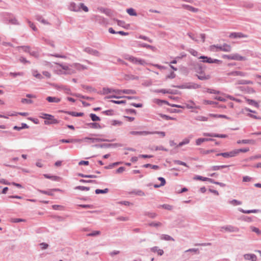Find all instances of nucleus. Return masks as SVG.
<instances>
[{
	"instance_id": "bb28decb",
	"label": "nucleus",
	"mask_w": 261,
	"mask_h": 261,
	"mask_svg": "<svg viewBox=\"0 0 261 261\" xmlns=\"http://www.w3.org/2000/svg\"><path fill=\"white\" fill-rule=\"evenodd\" d=\"M184 7L186 9L191 12L195 13L198 11V9L195 8L192 6H190V5H184Z\"/></svg>"
},
{
	"instance_id": "a18cd8bd",
	"label": "nucleus",
	"mask_w": 261,
	"mask_h": 261,
	"mask_svg": "<svg viewBox=\"0 0 261 261\" xmlns=\"http://www.w3.org/2000/svg\"><path fill=\"white\" fill-rule=\"evenodd\" d=\"M75 189L76 190H80L81 191H88L90 190V188L89 187H84V186H77L75 187Z\"/></svg>"
},
{
	"instance_id": "ddd939ff",
	"label": "nucleus",
	"mask_w": 261,
	"mask_h": 261,
	"mask_svg": "<svg viewBox=\"0 0 261 261\" xmlns=\"http://www.w3.org/2000/svg\"><path fill=\"white\" fill-rule=\"evenodd\" d=\"M197 76H198V79L200 80H207L211 77L210 74H206L205 73L203 72H198Z\"/></svg>"
},
{
	"instance_id": "5701e85b",
	"label": "nucleus",
	"mask_w": 261,
	"mask_h": 261,
	"mask_svg": "<svg viewBox=\"0 0 261 261\" xmlns=\"http://www.w3.org/2000/svg\"><path fill=\"white\" fill-rule=\"evenodd\" d=\"M238 144L244 143V144H254L255 142L253 140L245 139L242 140H238L237 141Z\"/></svg>"
},
{
	"instance_id": "c9c22d12",
	"label": "nucleus",
	"mask_w": 261,
	"mask_h": 261,
	"mask_svg": "<svg viewBox=\"0 0 261 261\" xmlns=\"http://www.w3.org/2000/svg\"><path fill=\"white\" fill-rule=\"evenodd\" d=\"M244 91L246 93L248 94H253L255 93V90L253 88L249 87H247L244 88Z\"/></svg>"
},
{
	"instance_id": "20e7f679",
	"label": "nucleus",
	"mask_w": 261,
	"mask_h": 261,
	"mask_svg": "<svg viewBox=\"0 0 261 261\" xmlns=\"http://www.w3.org/2000/svg\"><path fill=\"white\" fill-rule=\"evenodd\" d=\"M221 232H238L239 229L237 227L232 225H225L220 227Z\"/></svg>"
},
{
	"instance_id": "5fc2aeb1",
	"label": "nucleus",
	"mask_w": 261,
	"mask_h": 261,
	"mask_svg": "<svg viewBox=\"0 0 261 261\" xmlns=\"http://www.w3.org/2000/svg\"><path fill=\"white\" fill-rule=\"evenodd\" d=\"M155 92H156V93H162L163 94H166V93H170L169 90H167L165 89L156 90L155 91Z\"/></svg>"
},
{
	"instance_id": "774afa93",
	"label": "nucleus",
	"mask_w": 261,
	"mask_h": 261,
	"mask_svg": "<svg viewBox=\"0 0 261 261\" xmlns=\"http://www.w3.org/2000/svg\"><path fill=\"white\" fill-rule=\"evenodd\" d=\"M21 102L22 103H31L32 102V101L31 100H30V99H27L23 98V99H22Z\"/></svg>"
},
{
	"instance_id": "473e14b6",
	"label": "nucleus",
	"mask_w": 261,
	"mask_h": 261,
	"mask_svg": "<svg viewBox=\"0 0 261 261\" xmlns=\"http://www.w3.org/2000/svg\"><path fill=\"white\" fill-rule=\"evenodd\" d=\"M160 239L166 241H173L174 239L171 238L170 236L167 234H162L160 236Z\"/></svg>"
},
{
	"instance_id": "864d4df0",
	"label": "nucleus",
	"mask_w": 261,
	"mask_h": 261,
	"mask_svg": "<svg viewBox=\"0 0 261 261\" xmlns=\"http://www.w3.org/2000/svg\"><path fill=\"white\" fill-rule=\"evenodd\" d=\"M245 112H249L250 113H253L254 114L256 113V111H252L251 109H250L249 108H244L242 110V112H242V113H243V114H245Z\"/></svg>"
},
{
	"instance_id": "3c124183",
	"label": "nucleus",
	"mask_w": 261,
	"mask_h": 261,
	"mask_svg": "<svg viewBox=\"0 0 261 261\" xmlns=\"http://www.w3.org/2000/svg\"><path fill=\"white\" fill-rule=\"evenodd\" d=\"M240 211H241L245 214H250L251 213H257L258 212V210H251V211H244L243 210H240Z\"/></svg>"
},
{
	"instance_id": "79ce46f5",
	"label": "nucleus",
	"mask_w": 261,
	"mask_h": 261,
	"mask_svg": "<svg viewBox=\"0 0 261 261\" xmlns=\"http://www.w3.org/2000/svg\"><path fill=\"white\" fill-rule=\"evenodd\" d=\"M90 116V118H91L92 121L93 122L100 121L99 117L98 116H97V115H96L95 114H91Z\"/></svg>"
},
{
	"instance_id": "9b49d317",
	"label": "nucleus",
	"mask_w": 261,
	"mask_h": 261,
	"mask_svg": "<svg viewBox=\"0 0 261 261\" xmlns=\"http://www.w3.org/2000/svg\"><path fill=\"white\" fill-rule=\"evenodd\" d=\"M247 36L242 33H231L229 35L230 38H247Z\"/></svg>"
},
{
	"instance_id": "0eeeda50",
	"label": "nucleus",
	"mask_w": 261,
	"mask_h": 261,
	"mask_svg": "<svg viewBox=\"0 0 261 261\" xmlns=\"http://www.w3.org/2000/svg\"><path fill=\"white\" fill-rule=\"evenodd\" d=\"M98 141V139L96 138L85 137L82 140H77V143L85 142L87 143H95Z\"/></svg>"
},
{
	"instance_id": "c756f323",
	"label": "nucleus",
	"mask_w": 261,
	"mask_h": 261,
	"mask_svg": "<svg viewBox=\"0 0 261 261\" xmlns=\"http://www.w3.org/2000/svg\"><path fill=\"white\" fill-rule=\"evenodd\" d=\"M253 82L251 81H247V80H239L237 82V84L238 85H249L252 84Z\"/></svg>"
},
{
	"instance_id": "2eb2a0df",
	"label": "nucleus",
	"mask_w": 261,
	"mask_h": 261,
	"mask_svg": "<svg viewBox=\"0 0 261 261\" xmlns=\"http://www.w3.org/2000/svg\"><path fill=\"white\" fill-rule=\"evenodd\" d=\"M160 118H161L164 120H176V119L173 117H171L168 115H165L162 114H159L158 115V116L156 117V119L158 120H160Z\"/></svg>"
},
{
	"instance_id": "b1692460",
	"label": "nucleus",
	"mask_w": 261,
	"mask_h": 261,
	"mask_svg": "<svg viewBox=\"0 0 261 261\" xmlns=\"http://www.w3.org/2000/svg\"><path fill=\"white\" fill-rule=\"evenodd\" d=\"M211 140V139L200 138L198 139H196L195 142H196V144L197 145H200L203 142L209 141Z\"/></svg>"
},
{
	"instance_id": "f704fd0d",
	"label": "nucleus",
	"mask_w": 261,
	"mask_h": 261,
	"mask_svg": "<svg viewBox=\"0 0 261 261\" xmlns=\"http://www.w3.org/2000/svg\"><path fill=\"white\" fill-rule=\"evenodd\" d=\"M143 167L144 168H148V167H150L151 168V169H153L154 170H157L159 169V166L158 165H151L150 164H144L143 165Z\"/></svg>"
},
{
	"instance_id": "6e6d98bb",
	"label": "nucleus",
	"mask_w": 261,
	"mask_h": 261,
	"mask_svg": "<svg viewBox=\"0 0 261 261\" xmlns=\"http://www.w3.org/2000/svg\"><path fill=\"white\" fill-rule=\"evenodd\" d=\"M189 143V139L188 138L185 139L183 141L179 143L178 146H181L184 144H187Z\"/></svg>"
},
{
	"instance_id": "7c9ffc66",
	"label": "nucleus",
	"mask_w": 261,
	"mask_h": 261,
	"mask_svg": "<svg viewBox=\"0 0 261 261\" xmlns=\"http://www.w3.org/2000/svg\"><path fill=\"white\" fill-rule=\"evenodd\" d=\"M208 119V117L199 115L196 117V120L199 121H207Z\"/></svg>"
},
{
	"instance_id": "e2e57ef3",
	"label": "nucleus",
	"mask_w": 261,
	"mask_h": 261,
	"mask_svg": "<svg viewBox=\"0 0 261 261\" xmlns=\"http://www.w3.org/2000/svg\"><path fill=\"white\" fill-rule=\"evenodd\" d=\"M100 234V231H93L92 232L90 233H89L88 234V236H97V235H99Z\"/></svg>"
},
{
	"instance_id": "37998d69",
	"label": "nucleus",
	"mask_w": 261,
	"mask_h": 261,
	"mask_svg": "<svg viewBox=\"0 0 261 261\" xmlns=\"http://www.w3.org/2000/svg\"><path fill=\"white\" fill-rule=\"evenodd\" d=\"M60 142L62 143H75V142H77V140L62 139L60 140Z\"/></svg>"
},
{
	"instance_id": "49530a36",
	"label": "nucleus",
	"mask_w": 261,
	"mask_h": 261,
	"mask_svg": "<svg viewBox=\"0 0 261 261\" xmlns=\"http://www.w3.org/2000/svg\"><path fill=\"white\" fill-rule=\"evenodd\" d=\"M78 176L80 177H83V178H96V176L94 175H84L82 173H79Z\"/></svg>"
},
{
	"instance_id": "4c0bfd02",
	"label": "nucleus",
	"mask_w": 261,
	"mask_h": 261,
	"mask_svg": "<svg viewBox=\"0 0 261 261\" xmlns=\"http://www.w3.org/2000/svg\"><path fill=\"white\" fill-rule=\"evenodd\" d=\"M85 51L89 54H91V55H98V53L96 50H93L90 48H86L85 49Z\"/></svg>"
},
{
	"instance_id": "a19ab883",
	"label": "nucleus",
	"mask_w": 261,
	"mask_h": 261,
	"mask_svg": "<svg viewBox=\"0 0 261 261\" xmlns=\"http://www.w3.org/2000/svg\"><path fill=\"white\" fill-rule=\"evenodd\" d=\"M127 13L130 16H136L137 13L133 8H129L126 10Z\"/></svg>"
},
{
	"instance_id": "c85d7f7f",
	"label": "nucleus",
	"mask_w": 261,
	"mask_h": 261,
	"mask_svg": "<svg viewBox=\"0 0 261 261\" xmlns=\"http://www.w3.org/2000/svg\"><path fill=\"white\" fill-rule=\"evenodd\" d=\"M228 166L227 165H221V166H214L211 167V169L213 171H217L221 169H223L224 168L227 167Z\"/></svg>"
},
{
	"instance_id": "f8f14e48",
	"label": "nucleus",
	"mask_w": 261,
	"mask_h": 261,
	"mask_svg": "<svg viewBox=\"0 0 261 261\" xmlns=\"http://www.w3.org/2000/svg\"><path fill=\"white\" fill-rule=\"evenodd\" d=\"M73 67L75 69V72L76 71H81L83 70L87 69V67L84 65H83L80 63H74L73 64Z\"/></svg>"
},
{
	"instance_id": "72a5a7b5",
	"label": "nucleus",
	"mask_w": 261,
	"mask_h": 261,
	"mask_svg": "<svg viewBox=\"0 0 261 261\" xmlns=\"http://www.w3.org/2000/svg\"><path fill=\"white\" fill-rule=\"evenodd\" d=\"M90 127L92 128L99 129L101 128L99 123L96 122H92L89 124Z\"/></svg>"
},
{
	"instance_id": "f3484780",
	"label": "nucleus",
	"mask_w": 261,
	"mask_h": 261,
	"mask_svg": "<svg viewBox=\"0 0 261 261\" xmlns=\"http://www.w3.org/2000/svg\"><path fill=\"white\" fill-rule=\"evenodd\" d=\"M221 47H222V45H211L209 47V50L211 51H213V52L220 51H221V48H222Z\"/></svg>"
},
{
	"instance_id": "052dcab7",
	"label": "nucleus",
	"mask_w": 261,
	"mask_h": 261,
	"mask_svg": "<svg viewBox=\"0 0 261 261\" xmlns=\"http://www.w3.org/2000/svg\"><path fill=\"white\" fill-rule=\"evenodd\" d=\"M252 180V178L250 177V176H244L243 178V182H250Z\"/></svg>"
},
{
	"instance_id": "6ab92c4d",
	"label": "nucleus",
	"mask_w": 261,
	"mask_h": 261,
	"mask_svg": "<svg viewBox=\"0 0 261 261\" xmlns=\"http://www.w3.org/2000/svg\"><path fill=\"white\" fill-rule=\"evenodd\" d=\"M150 250L152 252H156L159 255H162L164 253V251L159 249L157 246L152 247Z\"/></svg>"
},
{
	"instance_id": "393cba45",
	"label": "nucleus",
	"mask_w": 261,
	"mask_h": 261,
	"mask_svg": "<svg viewBox=\"0 0 261 261\" xmlns=\"http://www.w3.org/2000/svg\"><path fill=\"white\" fill-rule=\"evenodd\" d=\"M221 48V51L224 52H230L231 49V47L230 46V45L225 43L222 45Z\"/></svg>"
},
{
	"instance_id": "e433bc0d",
	"label": "nucleus",
	"mask_w": 261,
	"mask_h": 261,
	"mask_svg": "<svg viewBox=\"0 0 261 261\" xmlns=\"http://www.w3.org/2000/svg\"><path fill=\"white\" fill-rule=\"evenodd\" d=\"M122 94H136V92L134 90L127 89L122 90Z\"/></svg>"
},
{
	"instance_id": "338daca9",
	"label": "nucleus",
	"mask_w": 261,
	"mask_h": 261,
	"mask_svg": "<svg viewBox=\"0 0 261 261\" xmlns=\"http://www.w3.org/2000/svg\"><path fill=\"white\" fill-rule=\"evenodd\" d=\"M43 74L47 78H50L51 74L47 71L43 72Z\"/></svg>"
},
{
	"instance_id": "7ed1b4c3",
	"label": "nucleus",
	"mask_w": 261,
	"mask_h": 261,
	"mask_svg": "<svg viewBox=\"0 0 261 261\" xmlns=\"http://www.w3.org/2000/svg\"><path fill=\"white\" fill-rule=\"evenodd\" d=\"M125 59L126 60L129 61L130 62H132L135 64H139L141 65H145L147 64V62L145 61V60H143L140 59H138L132 56L126 55L125 56Z\"/></svg>"
},
{
	"instance_id": "412c9836",
	"label": "nucleus",
	"mask_w": 261,
	"mask_h": 261,
	"mask_svg": "<svg viewBox=\"0 0 261 261\" xmlns=\"http://www.w3.org/2000/svg\"><path fill=\"white\" fill-rule=\"evenodd\" d=\"M245 100L247 102V103H249V105L253 106L256 108H259V105L256 101L248 98H245Z\"/></svg>"
},
{
	"instance_id": "2f4dec72",
	"label": "nucleus",
	"mask_w": 261,
	"mask_h": 261,
	"mask_svg": "<svg viewBox=\"0 0 261 261\" xmlns=\"http://www.w3.org/2000/svg\"><path fill=\"white\" fill-rule=\"evenodd\" d=\"M185 107L187 109L196 108L195 103L193 101H190L188 103H186Z\"/></svg>"
},
{
	"instance_id": "58836bf2",
	"label": "nucleus",
	"mask_w": 261,
	"mask_h": 261,
	"mask_svg": "<svg viewBox=\"0 0 261 261\" xmlns=\"http://www.w3.org/2000/svg\"><path fill=\"white\" fill-rule=\"evenodd\" d=\"M32 75L34 77H36V78H37V79H38L39 80H41V79H42V76L41 75V74L39 73L38 72L37 70L33 71H32Z\"/></svg>"
},
{
	"instance_id": "39448f33",
	"label": "nucleus",
	"mask_w": 261,
	"mask_h": 261,
	"mask_svg": "<svg viewBox=\"0 0 261 261\" xmlns=\"http://www.w3.org/2000/svg\"><path fill=\"white\" fill-rule=\"evenodd\" d=\"M236 153L237 152L235 151V150H232L229 152H222L220 153H217L216 154V156H222L225 158H231L233 156H236Z\"/></svg>"
},
{
	"instance_id": "1a4fd4ad",
	"label": "nucleus",
	"mask_w": 261,
	"mask_h": 261,
	"mask_svg": "<svg viewBox=\"0 0 261 261\" xmlns=\"http://www.w3.org/2000/svg\"><path fill=\"white\" fill-rule=\"evenodd\" d=\"M22 49L24 50V51L25 52H28L29 53H30V55L35 57H38L39 56V53L36 50H31L30 47H22Z\"/></svg>"
},
{
	"instance_id": "dca6fc26",
	"label": "nucleus",
	"mask_w": 261,
	"mask_h": 261,
	"mask_svg": "<svg viewBox=\"0 0 261 261\" xmlns=\"http://www.w3.org/2000/svg\"><path fill=\"white\" fill-rule=\"evenodd\" d=\"M246 60V59L245 57L241 56L240 54H238V53L232 54V60L245 61Z\"/></svg>"
},
{
	"instance_id": "ea45409f",
	"label": "nucleus",
	"mask_w": 261,
	"mask_h": 261,
	"mask_svg": "<svg viewBox=\"0 0 261 261\" xmlns=\"http://www.w3.org/2000/svg\"><path fill=\"white\" fill-rule=\"evenodd\" d=\"M234 150H235V151L237 152L236 155L237 156L239 154L240 152H246L247 151H249V148H245V149H235Z\"/></svg>"
},
{
	"instance_id": "09e8293b",
	"label": "nucleus",
	"mask_w": 261,
	"mask_h": 261,
	"mask_svg": "<svg viewBox=\"0 0 261 261\" xmlns=\"http://www.w3.org/2000/svg\"><path fill=\"white\" fill-rule=\"evenodd\" d=\"M250 228H251V230H252V231L255 232L256 233H257L258 235L260 234L261 231L259 229V228H258L257 227L251 226Z\"/></svg>"
},
{
	"instance_id": "f257e3e1",
	"label": "nucleus",
	"mask_w": 261,
	"mask_h": 261,
	"mask_svg": "<svg viewBox=\"0 0 261 261\" xmlns=\"http://www.w3.org/2000/svg\"><path fill=\"white\" fill-rule=\"evenodd\" d=\"M103 92L105 94H110V95L106 97V98L107 99L111 98H120L122 97L120 96L122 95L121 90L114 89L110 88H104L103 89Z\"/></svg>"
},
{
	"instance_id": "680f3d73",
	"label": "nucleus",
	"mask_w": 261,
	"mask_h": 261,
	"mask_svg": "<svg viewBox=\"0 0 261 261\" xmlns=\"http://www.w3.org/2000/svg\"><path fill=\"white\" fill-rule=\"evenodd\" d=\"M215 102H213V101H209V100H203L202 101V103L204 104V105H212V104H214L215 103Z\"/></svg>"
},
{
	"instance_id": "4d7b16f0",
	"label": "nucleus",
	"mask_w": 261,
	"mask_h": 261,
	"mask_svg": "<svg viewBox=\"0 0 261 261\" xmlns=\"http://www.w3.org/2000/svg\"><path fill=\"white\" fill-rule=\"evenodd\" d=\"M9 75L12 76H13V77H16L17 75H19V76L23 75V73L22 72H18V73L10 72L9 73Z\"/></svg>"
},
{
	"instance_id": "8fccbe9b",
	"label": "nucleus",
	"mask_w": 261,
	"mask_h": 261,
	"mask_svg": "<svg viewBox=\"0 0 261 261\" xmlns=\"http://www.w3.org/2000/svg\"><path fill=\"white\" fill-rule=\"evenodd\" d=\"M108 189H105V190L97 189L95 191V193L97 194H104V193H107L108 192Z\"/></svg>"
},
{
	"instance_id": "de8ad7c7",
	"label": "nucleus",
	"mask_w": 261,
	"mask_h": 261,
	"mask_svg": "<svg viewBox=\"0 0 261 261\" xmlns=\"http://www.w3.org/2000/svg\"><path fill=\"white\" fill-rule=\"evenodd\" d=\"M229 203L233 205H238L241 204V202L240 201H238L236 199H233L229 201Z\"/></svg>"
},
{
	"instance_id": "cd10ccee",
	"label": "nucleus",
	"mask_w": 261,
	"mask_h": 261,
	"mask_svg": "<svg viewBox=\"0 0 261 261\" xmlns=\"http://www.w3.org/2000/svg\"><path fill=\"white\" fill-rule=\"evenodd\" d=\"M246 259H251L252 261H256V256L253 254H246L245 255Z\"/></svg>"
},
{
	"instance_id": "9d476101",
	"label": "nucleus",
	"mask_w": 261,
	"mask_h": 261,
	"mask_svg": "<svg viewBox=\"0 0 261 261\" xmlns=\"http://www.w3.org/2000/svg\"><path fill=\"white\" fill-rule=\"evenodd\" d=\"M58 123L59 121L54 118L53 115H51V116L49 117L47 120L44 121V124L46 125L56 124Z\"/></svg>"
},
{
	"instance_id": "c03bdc74",
	"label": "nucleus",
	"mask_w": 261,
	"mask_h": 261,
	"mask_svg": "<svg viewBox=\"0 0 261 261\" xmlns=\"http://www.w3.org/2000/svg\"><path fill=\"white\" fill-rule=\"evenodd\" d=\"M215 152V150H201L200 152L203 155H206L209 153Z\"/></svg>"
},
{
	"instance_id": "a878e982",
	"label": "nucleus",
	"mask_w": 261,
	"mask_h": 261,
	"mask_svg": "<svg viewBox=\"0 0 261 261\" xmlns=\"http://www.w3.org/2000/svg\"><path fill=\"white\" fill-rule=\"evenodd\" d=\"M158 180L159 181H160V182H161V184H160L159 185H158V184L154 185V187L155 188H158L160 187H162V186H164L165 184H166V181L164 177H158Z\"/></svg>"
},
{
	"instance_id": "603ef678",
	"label": "nucleus",
	"mask_w": 261,
	"mask_h": 261,
	"mask_svg": "<svg viewBox=\"0 0 261 261\" xmlns=\"http://www.w3.org/2000/svg\"><path fill=\"white\" fill-rule=\"evenodd\" d=\"M69 114L71 116H83V113H76L74 112H71L69 113Z\"/></svg>"
},
{
	"instance_id": "6e6552de",
	"label": "nucleus",
	"mask_w": 261,
	"mask_h": 261,
	"mask_svg": "<svg viewBox=\"0 0 261 261\" xmlns=\"http://www.w3.org/2000/svg\"><path fill=\"white\" fill-rule=\"evenodd\" d=\"M199 59L202 60L203 62L213 63H221V61L218 60L217 59H213L211 58L207 57V56H200Z\"/></svg>"
},
{
	"instance_id": "13d9d810",
	"label": "nucleus",
	"mask_w": 261,
	"mask_h": 261,
	"mask_svg": "<svg viewBox=\"0 0 261 261\" xmlns=\"http://www.w3.org/2000/svg\"><path fill=\"white\" fill-rule=\"evenodd\" d=\"M80 7L82 9V10L85 12H87L89 11V9L87 7V6H85L84 4L83 3H81L80 4Z\"/></svg>"
},
{
	"instance_id": "bf43d9fd",
	"label": "nucleus",
	"mask_w": 261,
	"mask_h": 261,
	"mask_svg": "<svg viewBox=\"0 0 261 261\" xmlns=\"http://www.w3.org/2000/svg\"><path fill=\"white\" fill-rule=\"evenodd\" d=\"M117 24L121 27H124V25H125V22L122 20H116Z\"/></svg>"
},
{
	"instance_id": "4be33fe9",
	"label": "nucleus",
	"mask_w": 261,
	"mask_h": 261,
	"mask_svg": "<svg viewBox=\"0 0 261 261\" xmlns=\"http://www.w3.org/2000/svg\"><path fill=\"white\" fill-rule=\"evenodd\" d=\"M53 191H61V190L60 189H54V190H52L51 191H42V190H39V192L41 193H43L44 194H46V195H49V196H53L54 194L53 193Z\"/></svg>"
},
{
	"instance_id": "4468645a",
	"label": "nucleus",
	"mask_w": 261,
	"mask_h": 261,
	"mask_svg": "<svg viewBox=\"0 0 261 261\" xmlns=\"http://www.w3.org/2000/svg\"><path fill=\"white\" fill-rule=\"evenodd\" d=\"M227 75L232 76H245L246 75V73L241 71H232L227 73Z\"/></svg>"
},
{
	"instance_id": "0e129e2a",
	"label": "nucleus",
	"mask_w": 261,
	"mask_h": 261,
	"mask_svg": "<svg viewBox=\"0 0 261 261\" xmlns=\"http://www.w3.org/2000/svg\"><path fill=\"white\" fill-rule=\"evenodd\" d=\"M41 115L42 116H41V117L42 118L45 119V120H47L48 118H49L51 116L50 115H48L47 114H42Z\"/></svg>"
},
{
	"instance_id": "a211bd4d",
	"label": "nucleus",
	"mask_w": 261,
	"mask_h": 261,
	"mask_svg": "<svg viewBox=\"0 0 261 261\" xmlns=\"http://www.w3.org/2000/svg\"><path fill=\"white\" fill-rule=\"evenodd\" d=\"M46 100L48 102H59L61 101V98L57 97L48 96L46 98Z\"/></svg>"
},
{
	"instance_id": "aec40b11",
	"label": "nucleus",
	"mask_w": 261,
	"mask_h": 261,
	"mask_svg": "<svg viewBox=\"0 0 261 261\" xmlns=\"http://www.w3.org/2000/svg\"><path fill=\"white\" fill-rule=\"evenodd\" d=\"M194 179L200 180L202 181H207L210 182H213V179L208 177H203V176H196L194 177Z\"/></svg>"
},
{
	"instance_id": "69168bd1",
	"label": "nucleus",
	"mask_w": 261,
	"mask_h": 261,
	"mask_svg": "<svg viewBox=\"0 0 261 261\" xmlns=\"http://www.w3.org/2000/svg\"><path fill=\"white\" fill-rule=\"evenodd\" d=\"M125 170V168L123 167H119L117 170L116 171L117 173H120L124 171Z\"/></svg>"
},
{
	"instance_id": "f03ea898",
	"label": "nucleus",
	"mask_w": 261,
	"mask_h": 261,
	"mask_svg": "<svg viewBox=\"0 0 261 261\" xmlns=\"http://www.w3.org/2000/svg\"><path fill=\"white\" fill-rule=\"evenodd\" d=\"M60 68L58 69L59 73L63 74H72L75 73V69L73 67V64L67 65L58 64Z\"/></svg>"
},
{
	"instance_id": "423d86ee",
	"label": "nucleus",
	"mask_w": 261,
	"mask_h": 261,
	"mask_svg": "<svg viewBox=\"0 0 261 261\" xmlns=\"http://www.w3.org/2000/svg\"><path fill=\"white\" fill-rule=\"evenodd\" d=\"M154 133L149 131H132L129 132V134L133 136H147L152 135Z\"/></svg>"
}]
</instances>
